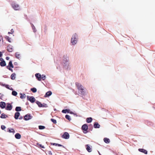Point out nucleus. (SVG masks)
Masks as SVG:
<instances>
[{
  "label": "nucleus",
  "mask_w": 155,
  "mask_h": 155,
  "mask_svg": "<svg viewBox=\"0 0 155 155\" xmlns=\"http://www.w3.org/2000/svg\"><path fill=\"white\" fill-rule=\"evenodd\" d=\"M5 38L8 41H9L10 42H11V38H9L8 36H6L5 37Z\"/></svg>",
  "instance_id": "nucleus-32"
},
{
  "label": "nucleus",
  "mask_w": 155,
  "mask_h": 155,
  "mask_svg": "<svg viewBox=\"0 0 155 155\" xmlns=\"http://www.w3.org/2000/svg\"><path fill=\"white\" fill-rule=\"evenodd\" d=\"M14 32V31L13 30V29H12L11 30V34H12Z\"/></svg>",
  "instance_id": "nucleus-50"
},
{
  "label": "nucleus",
  "mask_w": 155,
  "mask_h": 155,
  "mask_svg": "<svg viewBox=\"0 0 155 155\" xmlns=\"http://www.w3.org/2000/svg\"><path fill=\"white\" fill-rule=\"evenodd\" d=\"M21 119V118H19V119Z\"/></svg>",
  "instance_id": "nucleus-61"
},
{
  "label": "nucleus",
  "mask_w": 155,
  "mask_h": 155,
  "mask_svg": "<svg viewBox=\"0 0 155 155\" xmlns=\"http://www.w3.org/2000/svg\"><path fill=\"white\" fill-rule=\"evenodd\" d=\"M83 132L84 134H86L87 132V131H84Z\"/></svg>",
  "instance_id": "nucleus-57"
},
{
  "label": "nucleus",
  "mask_w": 155,
  "mask_h": 155,
  "mask_svg": "<svg viewBox=\"0 0 155 155\" xmlns=\"http://www.w3.org/2000/svg\"><path fill=\"white\" fill-rule=\"evenodd\" d=\"M5 86L7 89H9V85H8L5 84Z\"/></svg>",
  "instance_id": "nucleus-45"
},
{
  "label": "nucleus",
  "mask_w": 155,
  "mask_h": 155,
  "mask_svg": "<svg viewBox=\"0 0 155 155\" xmlns=\"http://www.w3.org/2000/svg\"><path fill=\"white\" fill-rule=\"evenodd\" d=\"M31 27L32 28V27H35V26H34V25H33V24H32V23H31Z\"/></svg>",
  "instance_id": "nucleus-53"
},
{
  "label": "nucleus",
  "mask_w": 155,
  "mask_h": 155,
  "mask_svg": "<svg viewBox=\"0 0 155 155\" xmlns=\"http://www.w3.org/2000/svg\"><path fill=\"white\" fill-rule=\"evenodd\" d=\"M29 101H30L31 103H33L35 102V99L34 97L33 96H31L29 99Z\"/></svg>",
  "instance_id": "nucleus-14"
},
{
  "label": "nucleus",
  "mask_w": 155,
  "mask_h": 155,
  "mask_svg": "<svg viewBox=\"0 0 155 155\" xmlns=\"http://www.w3.org/2000/svg\"><path fill=\"white\" fill-rule=\"evenodd\" d=\"M32 118V116H31L30 114H28L25 116L24 119L25 120H28L31 119Z\"/></svg>",
  "instance_id": "nucleus-7"
},
{
  "label": "nucleus",
  "mask_w": 155,
  "mask_h": 155,
  "mask_svg": "<svg viewBox=\"0 0 155 155\" xmlns=\"http://www.w3.org/2000/svg\"><path fill=\"white\" fill-rule=\"evenodd\" d=\"M0 84L2 86H5V84Z\"/></svg>",
  "instance_id": "nucleus-56"
},
{
  "label": "nucleus",
  "mask_w": 155,
  "mask_h": 155,
  "mask_svg": "<svg viewBox=\"0 0 155 155\" xmlns=\"http://www.w3.org/2000/svg\"><path fill=\"white\" fill-rule=\"evenodd\" d=\"M11 78L12 79L14 80L15 78V73H13L11 76Z\"/></svg>",
  "instance_id": "nucleus-26"
},
{
  "label": "nucleus",
  "mask_w": 155,
  "mask_h": 155,
  "mask_svg": "<svg viewBox=\"0 0 155 155\" xmlns=\"http://www.w3.org/2000/svg\"><path fill=\"white\" fill-rule=\"evenodd\" d=\"M2 52L0 51V57H2Z\"/></svg>",
  "instance_id": "nucleus-52"
},
{
  "label": "nucleus",
  "mask_w": 155,
  "mask_h": 155,
  "mask_svg": "<svg viewBox=\"0 0 155 155\" xmlns=\"http://www.w3.org/2000/svg\"><path fill=\"white\" fill-rule=\"evenodd\" d=\"M30 97L29 96H27V99L28 100H29V98Z\"/></svg>",
  "instance_id": "nucleus-55"
},
{
  "label": "nucleus",
  "mask_w": 155,
  "mask_h": 155,
  "mask_svg": "<svg viewBox=\"0 0 155 155\" xmlns=\"http://www.w3.org/2000/svg\"><path fill=\"white\" fill-rule=\"evenodd\" d=\"M21 108L20 107H16L15 109V110L16 111H20L21 110Z\"/></svg>",
  "instance_id": "nucleus-27"
},
{
  "label": "nucleus",
  "mask_w": 155,
  "mask_h": 155,
  "mask_svg": "<svg viewBox=\"0 0 155 155\" xmlns=\"http://www.w3.org/2000/svg\"><path fill=\"white\" fill-rule=\"evenodd\" d=\"M7 68L8 69H9V70L11 71L12 72H13L12 69V68H9L8 66H7Z\"/></svg>",
  "instance_id": "nucleus-43"
},
{
  "label": "nucleus",
  "mask_w": 155,
  "mask_h": 155,
  "mask_svg": "<svg viewBox=\"0 0 155 155\" xmlns=\"http://www.w3.org/2000/svg\"><path fill=\"white\" fill-rule=\"evenodd\" d=\"M6 65V63L5 61H2L0 62V65L2 67L5 66Z\"/></svg>",
  "instance_id": "nucleus-21"
},
{
  "label": "nucleus",
  "mask_w": 155,
  "mask_h": 155,
  "mask_svg": "<svg viewBox=\"0 0 155 155\" xmlns=\"http://www.w3.org/2000/svg\"><path fill=\"white\" fill-rule=\"evenodd\" d=\"M88 128L87 125L86 124H84L82 127V130L84 131H86L88 129Z\"/></svg>",
  "instance_id": "nucleus-10"
},
{
  "label": "nucleus",
  "mask_w": 155,
  "mask_h": 155,
  "mask_svg": "<svg viewBox=\"0 0 155 155\" xmlns=\"http://www.w3.org/2000/svg\"><path fill=\"white\" fill-rule=\"evenodd\" d=\"M20 115V113L19 112H16L15 113V114L14 117L15 119H18V117Z\"/></svg>",
  "instance_id": "nucleus-15"
},
{
  "label": "nucleus",
  "mask_w": 155,
  "mask_h": 155,
  "mask_svg": "<svg viewBox=\"0 0 155 155\" xmlns=\"http://www.w3.org/2000/svg\"><path fill=\"white\" fill-rule=\"evenodd\" d=\"M9 89H10L11 90H12V91L13 90V89L12 88H9Z\"/></svg>",
  "instance_id": "nucleus-58"
},
{
  "label": "nucleus",
  "mask_w": 155,
  "mask_h": 155,
  "mask_svg": "<svg viewBox=\"0 0 155 155\" xmlns=\"http://www.w3.org/2000/svg\"><path fill=\"white\" fill-rule=\"evenodd\" d=\"M6 106L5 109L8 110H11L12 108V105L10 103H7L6 104Z\"/></svg>",
  "instance_id": "nucleus-5"
},
{
  "label": "nucleus",
  "mask_w": 155,
  "mask_h": 155,
  "mask_svg": "<svg viewBox=\"0 0 155 155\" xmlns=\"http://www.w3.org/2000/svg\"><path fill=\"white\" fill-rule=\"evenodd\" d=\"M51 145L57 146V143H51Z\"/></svg>",
  "instance_id": "nucleus-46"
},
{
  "label": "nucleus",
  "mask_w": 155,
  "mask_h": 155,
  "mask_svg": "<svg viewBox=\"0 0 155 155\" xmlns=\"http://www.w3.org/2000/svg\"><path fill=\"white\" fill-rule=\"evenodd\" d=\"M138 150L140 152H142V153H143L146 154H147V151L144 149H138Z\"/></svg>",
  "instance_id": "nucleus-17"
},
{
  "label": "nucleus",
  "mask_w": 155,
  "mask_h": 155,
  "mask_svg": "<svg viewBox=\"0 0 155 155\" xmlns=\"http://www.w3.org/2000/svg\"><path fill=\"white\" fill-rule=\"evenodd\" d=\"M104 141L106 143H108L110 142V140L109 139L107 138H105L104 139Z\"/></svg>",
  "instance_id": "nucleus-22"
},
{
  "label": "nucleus",
  "mask_w": 155,
  "mask_h": 155,
  "mask_svg": "<svg viewBox=\"0 0 155 155\" xmlns=\"http://www.w3.org/2000/svg\"><path fill=\"white\" fill-rule=\"evenodd\" d=\"M68 58H64L63 60V65L64 68L67 70L70 69L69 65L68 63Z\"/></svg>",
  "instance_id": "nucleus-3"
},
{
  "label": "nucleus",
  "mask_w": 155,
  "mask_h": 155,
  "mask_svg": "<svg viewBox=\"0 0 155 155\" xmlns=\"http://www.w3.org/2000/svg\"><path fill=\"white\" fill-rule=\"evenodd\" d=\"M86 150L89 152H91L92 151V149L90 147L88 144L86 145Z\"/></svg>",
  "instance_id": "nucleus-16"
},
{
  "label": "nucleus",
  "mask_w": 155,
  "mask_h": 155,
  "mask_svg": "<svg viewBox=\"0 0 155 155\" xmlns=\"http://www.w3.org/2000/svg\"><path fill=\"white\" fill-rule=\"evenodd\" d=\"M8 67L10 66L12 68H14V66L13 65L12 61H10L8 63Z\"/></svg>",
  "instance_id": "nucleus-31"
},
{
  "label": "nucleus",
  "mask_w": 155,
  "mask_h": 155,
  "mask_svg": "<svg viewBox=\"0 0 155 155\" xmlns=\"http://www.w3.org/2000/svg\"><path fill=\"white\" fill-rule=\"evenodd\" d=\"M69 113L70 114H74V115H76V114H74L73 113V112L72 111H70V112H69Z\"/></svg>",
  "instance_id": "nucleus-49"
},
{
  "label": "nucleus",
  "mask_w": 155,
  "mask_h": 155,
  "mask_svg": "<svg viewBox=\"0 0 155 155\" xmlns=\"http://www.w3.org/2000/svg\"><path fill=\"white\" fill-rule=\"evenodd\" d=\"M7 50L9 52H12L13 50V46L11 45H9L7 47Z\"/></svg>",
  "instance_id": "nucleus-8"
},
{
  "label": "nucleus",
  "mask_w": 155,
  "mask_h": 155,
  "mask_svg": "<svg viewBox=\"0 0 155 155\" xmlns=\"http://www.w3.org/2000/svg\"><path fill=\"white\" fill-rule=\"evenodd\" d=\"M12 8L15 10H19L20 9V7L19 5L15 3H12Z\"/></svg>",
  "instance_id": "nucleus-4"
},
{
  "label": "nucleus",
  "mask_w": 155,
  "mask_h": 155,
  "mask_svg": "<svg viewBox=\"0 0 155 155\" xmlns=\"http://www.w3.org/2000/svg\"><path fill=\"white\" fill-rule=\"evenodd\" d=\"M76 86L78 90L79 93L81 95H85L87 94L86 89L84 87L80 84L78 83H76Z\"/></svg>",
  "instance_id": "nucleus-1"
},
{
  "label": "nucleus",
  "mask_w": 155,
  "mask_h": 155,
  "mask_svg": "<svg viewBox=\"0 0 155 155\" xmlns=\"http://www.w3.org/2000/svg\"><path fill=\"white\" fill-rule=\"evenodd\" d=\"M43 107H47V104L45 103H43Z\"/></svg>",
  "instance_id": "nucleus-47"
},
{
  "label": "nucleus",
  "mask_w": 155,
  "mask_h": 155,
  "mask_svg": "<svg viewBox=\"0 0 155 155\" xmlns=\"http://www.w3.org/2000/svg\"><path fill=\"white\" fill-rule=\"evenodd\" d=\"M3 37L2 36H0V42L2 41V42H3Z\"/></svg>",
  "instance_id": "nucleus-48"
},
{
  "label": "nucleus",
  "mask_w": 155,
  "mask_h": 155,
  "mask_svg": "<svg viewBox=\"0 0 155 155\" xmlns=\"http://www.w3.org/2000/svg\"><path fill=\"white\" fill-rule=\"evenodd\" d=\"M92 117H88L86 119V122L87 123H91L92 121Z\"/></svg>",
  "instance_id": "nucleus-20"
},
{
  "label": "nucleus",
  "mask_w": 155,
  "mask_h": 155,
  "mask_svg": "<svg viewBox=\"0 0 155 155\" xmlns=\"http://www.w3.org/2000/svg\"><path fill=\"white\" fill-rule=\"evenodd\" d=\"M20 95H21L20 97L21 99H23L25 98L26 96L25 94H22V93H20Z\"/></svg>",
  "instance_id": "nucleus-29"
},
{
  "label": "nucleus",
  "mask_w": 155,
  "mask_h": 155,
  "mask_svg": "<svg viewBox=\"0 0 155 155\" xmlns=\"http://www.w3.org/2000/svg\"><path fill=\"white\" fill-rule=\"evenodd\" d=\"M70 110L68 109H64L62 111V112L63 113L66 114V113H69Z\"/></svg>",
  "instance_id": "nucleus-23"
},
{
  "label": "nucleus",
  "mask_w": 155,
  "mask_h": 155,
  "mask_svg": "<svg viewBox=\"0 0 155 155\" xmlns=\"http://www.w3.org/2000/svg\"><path fill=\"white\" fill-rule=\"evenodd\" d=\"M35 76L36 78L39 81H41V75L39 73H36L35 74Z\"/></svg>",
  "instance_id": "nucleus-9"
},
{
  "label": "nucleus",
  "mask_w": 155,
  "mask_h": 155,
  "mask_svg": "<svg viewBox=\"0 0 155 155\" xmlns=\"http://www.w3.org/2000/svg\"><path fill=\"white\" fill-rule=\"evenodd\" d=\"M47 153L49 155H52V153H51V151H47Z\"/></svg>",
  "instance_id": "nucleus-40"
},
{
  "label": "nucleus",
  "mask_w": 155,
  "mask_h": 155,
  "mask_svg": "<svg viewBox=\"0 0 155 155\" xmlns=\"http://www.w3.org/2000/svg\"><path fill=\"white\" fill-rule=\"evenodd\" d=\"M57 146H58V147H63L64 148V147L63 145L58 143H57Z\"/></svg>",
  "instance_id": "nucleus-44"
},
{
  "label": "nucleus",
  "mask_w": 155,
  "mask_h": 155,
  "mask_svg": "<svg viewBox=\"0 0 155 155\" xmlns=\"http://www.w3.org/2000/svg\"><path fill=\"white\" fill-rule=\"evenodd\" d=\"M32 29L33 30V32L35 33L37 31V30L36 29L35 27H32Z\"/></svg>",
  "instance_id": "nucleus-39"
},
{
  "label": "nucleus",
  "mask_w": 155,
  "mask_h": 155,
  "mask_svg": "<svg viewBox=\"0 0 155 155\" xmlns=\"http://www.w3.org/2000/svg\"><path fill=\"white\" fill-rule=\"evenodd\" d=\"M100 126L97 122H95L94 125V127L95 128H99L100 127Z\"/></svg>",
  "instance_id": "nucleus-13"
},
{
  "label": "nucleus",
  "mask_w": 155,
  "mask_h": 155,
  "mask_svg": "<svg viewBox=\"0 0 155 155\" xmlns=\"http://www.w3.org/2000/svg\"><path fill=\"white\" fill-rule=\"evenodd\" d=\"M51 120L53 123L54 124H56L57 123L56 120L55 119L52 118L51 119Z\"/></svg>",
  "instance_id": "nucleus-38"
},
{
  "label": "nucleus",
  "mask_w": 155,
  "mask_h": 155,
  "mask_svg": "<svg viewBox=\"0 0 155 155\" xmlns=\"http://www.w3.org/2000/svg\"><path fill=\"white\" fill-rule=\"evenodd\" d=\"M8 132L9 133H14L15 132V130L13 129H10L9 128H8Z\"/></svg>",
  "instance_id": "nucleus-25"
},
{
  "label": "nucleus",
  "mask_w": 155,
  "mask_h": 155,
  "mask_svg": "<svg viewBox=\"0 0 155 155\" xmlns=\"http://www.w3.org/2000/svg\"><path fill=\"white\" fill-rule=\"evenodd\" d=\"M21 119V118H19V119Z\"/></svg>",
  "instance_id": "nucleus-62"
},
{
  "label": "nucleus",
  "mask_w": 155,
  "mask_h": 155,
  "mask_svg": "<svg viewBox=\"0 0 155 155\" xmlns=\"http://www.w3.org/2000/svg\"><path fill=\"white\" fill-rule=\"evenodd\" d=\"M45 127L44 126L40 125L38 127V128L40 130H43L45 128Z\"/></svg>",
  "instance_id": "nucleus-35"
},
{
  "label": "nucleus",
  "mask_w": 155,
  "mask_h": 155,
  "mask_svg": "<svg viewBox=\"0 0 155 155\" xmlns=\"http://www.w3.org/2000/svg\"><path fill=\"white\" fill-rule=\"evenodd\" d=\"M78 36L76 34H74L72 36L71 39V43L73 45H76L78 41Z\"/></svg>",
  "instance_id": "nucleus-2"
},
{
  "label": "nucleus",
  "mask_w": 155,
  "mask_h": 155,
  "mask_svg": "<svg viewBox=\"0 0 155 155\" xmlns=\"http://www.w3.org/2000/svg\"><path fill=\"white\" fill-rule=\"evenodd\" d=\"M1 129L2 130H4L6 128V127L4 125H3L1 126Z\"/></svg>",
  "instance_id": "nucleus-41"
},
{
  "label": "nucleus",
  "mask_w": 155,
  "mask_h": 155,
  "mask_svg": "<svg viewBox=\"0 0 155 155\" xmlns=\"http://www.w3.org/2000/svg\"><path fill=\"white\" fill-rule=\"evenodd\" d=\"M4 96V95L1 93H0V99H2V97Z\"/></svg>",
  "instance_id": "nucleus-42"
},
{
  "label": "nucleus",
  "mask_w": 155,
  "mask_h": 155,
  "mask_svg": "<svg viewBox=\"0 0 155 155\" xmlns=\"http://www.w3.org/2000/svg\"><path fill=\"white\" fill-rule=\"evenodd\" d=\"M99 154L100 155H101V154H100V153H99Z\"/></svg>",
  "instance_id": "nucleus-60"
},
{
  "label": "nucleus",
  "mask_w": 155,
  "mask_h": 155,
  "mask_svg": "<svg viewBox=\"0 0 155 155\" xmlns=\"http://www.w3.org/2000/svg\"><path fill=\"white\" fill-rule=\"evenodd\" d=\"M36 144L39 147H40L41 148H45L44 146L42 145L41 144H39V143H37Z\"/></svg>",
  "instance_id": "nucleus-37"
},
{
  "label": "nucleus",
  "mask_w": 155,
  "mask_h": 155,
  "mask_svg": "<svg viewBox=\"0 0 155 155\" xmlns=\"http://www.w3.org/2000/svg\"><path fill=\"white\" fill-rule=\"evenodd\" d=\"M36 103L38 105V107H43V104H42L39 101H37L36 102Z\"/></svg>",
  "instance_id": "nucleus-24"
},
{
  "label": "nucleus",
  "mask_w": 155,
  "mask_h": 155,
  "mask_svg": "<svg viewBox=\"0 0 155 155\" xmlns=\"http://www.w3.org/2000/svg\"><path fill=\"white\" fill-rule=\"evenodd\" d=\"M0 61H4V59L2 58H0Z\"/></svg>",
  "instance_id": "nucleus-54"
},
{
  "label": "nucleus",
  "mask_w": 155,
  "mask_h": 155,
  "mask_svg": "<svg viewBox=\"0 0 155 155\" xmlns=\"http://www.w3.org/2000/svg\"><path fill=\"white\" fill-rule=\"evenodd\" d=\"M20 57V54L18 52H17L15 53V57L18 59H19Z\"/></svg>",
  "instance_id": "nucleus-28"
},
{
  "label": "nucleus",
  "mask_w": 155,
  "mask_h": 155,
  "mask_svg": "<svg viewBox=\"0 0 155 155\" xmlns=\"http://www.w3.org/2000/svg\"><path fill=\"white\" fill-rule=\"evenodd\" d=\"M10 33H11V32H8V34H10Z\"/></svg>",
  "instance_id": "nucleus-59"
},
{
  "label": "nucleus",
  "mask_w": 155,
  "mask_h": 155,
  "mask_svg": "<svg viewBox=\"0 0 155 155\" xmlns=\"http://www.w3.org/2000/svg\"><path fill=\"white\" fill-rule=\"evenodd\" d=\"M8 117V116L4 113H2L0 116V118L2 119H5Z\"/></svg>",
  "instance_id": "nucleus-18"
},
{
  "label": "nucleus",
  "mask_w": 155,
  "mask_h": 155,
  "mask_svg": "<svg viewBox=\"0 0 155 155\" xmlns=\"http://www.w3.org/2000/svg\"><path fill=\"white\" fill-rule=\"evenodd\" d=\"M69 134L67 132H65L62 136V137L63 138L68 139L69 138Z\"/></svg>",
  "instance_id": "nucleus-6"
},
{
  "label": "nucleus",
  "mask_w": 155,
  "mask_h": 155,
  "mask_svg": "<svg viewBox=\"0 0 155 155\" xmlns=\"http://www.w3.org/2000/svg\"><path fill=\"white\" fill-rule=\"evenodd\" d=\"M42 79L43 80H44L46 78V76L44 74H42L41 75V79Z\"/></svg>",
  "instance_id": "nucleus-36"
},
{
  "label": "nucleus",
  "mask_w": 155,
  "mask_h": 155,
  "mask_svg": "<svg viewBox=\"0 0 155 155\" xmlns=\"http://www.w3.org/2000/svg\"><path fill=\"white\" fill-rule=\"evenodd\" d=\"M52 94V93L51 91H48V92H47L46 93L44 97H48L49 96H51Z\"/></svg>",
  "instance_id": "nucleus-12"
},
{
  "label": "nucleus",
  "mask_w": 155,
  "mask_h": 155,
  "mask_svg": "<svg viewBox=\"0 0 155 155\" xmlns=\"http://www.w3.org/2000/svg\"><path fill=\"white\" fill-rule=\"evenodd\" d=\"M9 58L8 57H6V59L7 60H9Z\"/></svg>",
  "instance_id": "nucleus-51"
},
{
  "label": "nucleus",
  "mask_w": 155,
  "mask_h": 155,
  "mask_svg": "<svg viewBox=\"0 0 155 155\" xmlns=\"http://www.w3.org/2000/svg\"><path fill=\"white\" fill-rule=\"evenodd\" d=\"M12 94L14 96H16L17 94V93L15 91H12Z\"/></svg>",
  "instance_id": "nucleus-33"
},
{
  "label": "nucleus",
  "mask_w": 155,
  "mask_h": 155,
  "mask_svg": "<svg viewBox=\"0 0 155 155\" xmlns=\"http://www.w3.org/2000/svg\"><path fill=\"white\" fill-rule=\"evenodd\" d=\"M15 136V138L17 139H19L21 138V135L19 133H16Z\"/></svg>",
  "instance_id": "nucleus-19"
},
{
  "label": "nucleus",
  "mask_w": 155,
  "mask_h": 155,
  "mask_svg": "<svg viewBox=\"0 0 155 155\" xmlns=\"http://www.w3.org/2000/svg\"><path fill=\"white\" fill-rule=\"evenodd\" d=\"M6 105V104L5 102L2 101L0 102V107L2 109L4 108Z\"/></svg>",
  "instance_id": "nucleus-11"
},
{
  "label": "nucleus",
  "mask_w": 155,
  "mask_h": 155,
  "mask_svg": "<svg viewBox=\"0 0 155 155\" xmlns=\"http://www.w3.org/2000/svg\"><path fill=\"white\" fill-rule=\"evenodd\" d=\"M65 117L66 119L68 120L69 121H70V120H71V119L70 117V116L68 115H67V114L65 116Z\"/></svg>",
  "instance_id": "nucleus-30"
},
{
  "label": "nucleus",
  "mask_w": 155,
  "mask_h": 155,
  "mask_svg": "<svg viewBox=\"0 0 155 155\" xmlns=\"http://www.w3.org/2000/svg\"><path fill=\"white\" fill-rule=\"evenodd\" d=\"M31 90L34 93H35L37 91V89L35 87L31 88Z\"/></svg>",
  "instance_id": "nucleus-34"
}]
</instances>
